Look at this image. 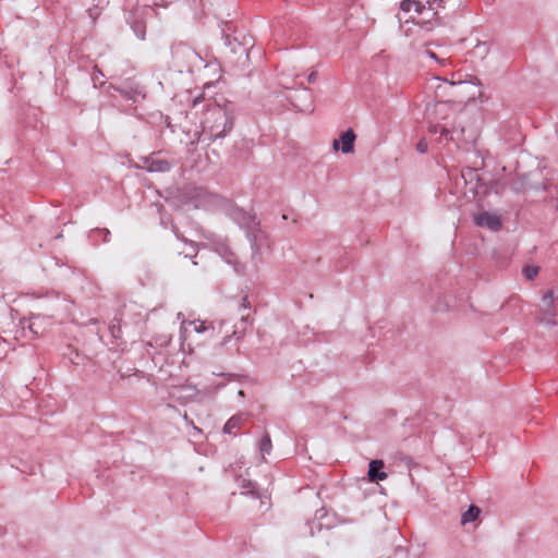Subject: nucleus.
<instances>
[{
  "label": "nucleus",
  "instance_id": "1",
  "mask_svg": "<svg viewBox=\"0 0 558 558\" xmlns=\"http://www.w3.org/2000/svg\"><path fill=\"white\" fill-rule=\"evenodd\" d=\"M428 126L430 134H440L439 142H453L457 147L463 144L475 142L476 133L468 130L459 116L453 114V110L447 102H436L427 106L426 109Z\"/></svg>",
  "mask_w": 558,
  "mask_h": 558
},
{
  "label": "nucleus",
  "instance_id": "2",
  "mask_svg": "<svg viewBox=\"0 0 558 558\" xmlns=\"http://www.w3.org/2000/svg\"><path fill=\"white\" fill-rule=\"evenodd\" d=\"M173 66L180 72H191L194 66L202 62L199 53L186 43L180 41L172 46L171 49Z\"/></svg>",
  "mask_w": 558,
  "mask_h": 558
},
{
  "label": "nucleus",
  "instance_id": "3",
  "mask_svg": "<svg viewBox=\"0 0 558 558\" xmlns=\"http://www.w3.org/2000/svg\"><path fill=\"white\" fill-rule=\"evenodd\" d=\"M214 124L209 128V135L213 141L223 138L234 125L233 117L225 109L218 107L213 111Z\"/></svg>",
  "mask_w": 558,
  "mask_h": 558
},
{
  "label": "nucleus",
  "instance_id": "4",
  "mask_svg": "<svg viewBox=\"0 0 558 558\" xmlns=\"http://www.w3.org/2000/svg\"><path fill=\"white\" fill-rule=\"evenodd\" d=\"M555 300H558V295L555 298L553 291H548L543 298H542V305H541V312H539V320L547 325H555V317L558 314L556 306H555Z\"/></svg>",
  "mask_w": 558,
  "mask_h": 558
},
{
  "label": "nucleus",
  "instance_id": "5",
  "mask_svg": "<svg viewBox=\"0 0 558 558\" xmlns=\"http://www.w3.org/2000/svg\"><path fill=\"white\" fill-rule=\"evenodd\" d=\"M356 140V134L352 129H348L345 132L341 133L339 138H335L332 141V148L335 150H341L342 154H351L354 151V143Z\"/></svg>",
  "mask_w": 558,
  "mask_h": 558
},
{
  "label": "nucleus",
  "instance_id": "6",
  "mask_svg": "<svg viewBox=\"0 0 558 558\" xmlns=\"http://www.w3.org/2000/svg\"><path fill=\"white\" fill-rule=\"evenodd\" d=\"M202 393L195 386L182 385L173 388L172 396L181 403L197 400Z\"/></svg>",
  "mask_w": 558,
  "mask_h": 558
},
{
  "label": "nucleus",
  "instance_id": "7",
  "mask_svg": "<svg viewBox=\"0 0 558 558\" xmlns=\"http://www.w3.org/2000/svg\"><path fill=\"white\" fill-rule=\"evenodd\" d=\"M172 230L175 236L181 240L184 244H189L190 248L186 251H179V255H183V260L189 266H195L196 263L192 260L197 255V246L193 241H189L184 238V235L179 231L175 225H172Z\"/></svg>",
  "mask_w": 558,
  "mask_h": 558
},
{
  "label": "nucleus",
  "instance_id": "8",
  "mask_svg": "<svg viewBox=\"0 0 558 558\" xmlns=\"http://www.w3.org/2000/svg\"><path fill=\"white\" fill-rule=\"evenodd\" d=\"M474 221L477 226L486 227L493 231H497L501 228V220L499 216L487 211L475 215Z\"/></svg>",
  "mask_w": 558,
  "mask_h": 558
},
{
  "label": "nucleus",
  "instance_id": "9",
  "mask_svg": "<svg viewBox=\"0 0 558 558\" xmlns=\"http://www.w3.org/2000/svg\"><path fill=\"white\" fill-rule=\"evenodd\" d=\"M216 251L230 265H233L234 271L239 275L244 274V265L241 264L235 254L225 244H218Z\"/></svg>",
  "mask_w": 558,
  "mask_h": 558
},
{
  "label": "nucleus",
  "instance_id": "10",
  "mask_svg": "<svg viewBox=\"0 0 558 558\" xmlns=\"http://www.w3.org/2000/svg\"><path fill=\"white\" fill-rule=\"evenodd\" d=\"M385 464L383 460H372L368 465V480L371 482L384 481L387 478V473L383 471Z\"/></svg>",
  "mask_w": 558,
  "mask_h": 558
},
{
  "label": "nucleus",
  "instance_id": "11",
  "mask_svg": "<svg viewBox=\"0 0 558 558\" xmlns=\"http://www.w3.org/2000/svg\"><path fill=\"white\" fill-rule=\"evenodd\" d=\"M147 170L149 172H167L171 169V165L166 159H147Z\"/></svg>",
  "mask_w": 558,
  "mask_h": 558
},
{
  "label": "nucleus",
  "instance_id": "12",
  "mask_svg": "<svg viewBox=\"0 0 558 558\" xmlns=\"http://www.w3.org/2000/svg\"><path fill=\"white\" fill-rule=\"evenodd\" d=\"M400 9L403 12H411L413 10L418 15L424 14L426 11V7L417 0H403L400 4Z\"/></svg>",
  "mask_w": 558,
  "mask_h": 558
},
{
  "label": "nucleus",
  "instance_id": "13",
  "mask_svg": "<svg viewBox=\"0 0 558 558\" xmlns=\"http://www.w3.org/2000/svg\"><path fill=\"white\" fill-rule=\"evenodd\" d=\"M481 510L477 506L471 505L469 509L461 515V523L466 524L473 522L480 515Z\"/></svg>",
  "mask_w": 558,
  "mask_h": 558
},
{
  "label": "nucleus",
  "instance_id": "14",
  "mask_svg": "<svg viewBox=\"0 0 558 558\" xmlns=\"http://www.w3.org/2000/svg\"><path fill=\"white\" fill-rule=\"evenodd\" d=\"M445 2V0H433V1H428V7L426 8V11L424 12L425 13V17L422 20V22H429L430 21V16H435L437 15V8H440L442 7V3Z\"/></svg>",
  "mask_w": 558,
  "mask_h": 558
},
{
  "label": "nucleus",
  "instance_id": "15",
  "mask_svg": "<svg viewBox=\"0 0 558 558\" xmlns=\"http://www.w3.org/2000/svg\"><path fill=\"white\" fill-rule=\"evenodd\" d=\"M243 422V417L241 415H234L228 420L223 427V432L227 434H231L233 429L238 428Z\"/></svg>",
  "mask_w": 558,
  "mask_h": 558
},
{
  "label": "nucleus",
  "instance_id": "16",
  "mask_svg": "<svg viewBox=\"0 0 558 558\" xmlns=\"http://www.w3.org/2000/svg\"><path fill=\"white\" fill-rule=\"evenodd\" d=\"M302 96H304L305 99L307 100H311V94H310V90L308 89H303L302 92ZM293 107L296 108L298 110L302 111V112H313V106H312V101H308V104H305L304 106H299L294 102H292Z\"/></svg>",
  "mask_w": 558,
  "mask_h": 558
},
{
  "label": "nucleus",
  "instance_id": "17",
  "mask_svg": "<svg viewBox=\"0 0 558 558\" xmlns=\"http://www.w3.org/2000/svg\"><path fill=\"white\" fill-rule=\"evenodd\" d=\"M271 448H272V445H271L270 436L268 434H265L259 441V450H260L262 454L264 456L265 453H269L271 451Z\"/></svg>",
  "mask_w": 558,
  "mask_h": 558
},
{
  "label": "nucleus",
  "instance_id": "18",
  "mask_svg": "<svg viewBox=\"0 0 558 558\" xmlns=\"http://www.w3.org/2000/svg\"><path fill=\"white\" fill-rule=\"evenodd\" d=\"M522 271L527 280H533L537 276L539 268L537 266H525Z\"/></svg>",
  "mask_w": 558,
  "mask_h": 558
},
{
  "label": "nucleus",
  "instance_id": "19",
  "mask_svg": "<svg viewBox=\"0 0 558 558\" xmlns=\"http://www.w3.org/2000/svg\"><path fill=\"white\" fill-rule=\"evenodd\" d=\"M132 27L138 38H141V39L145 38V25L143 23L134 22Z\"/></svg>",
  "mask_w": 558,
  "mask_h": 558
},
{
  "label": "nucleus",
  "instance_id": "20",
  "mask_svg": "<svg viewBox=\"0 0 558 558\" xmlns=\"http://www.w3.org/2000/svg\"><path fill=\"white\" fill-rule=\"evenodd\" d=\"M424 53L428 58L435 60L436 62H438L442 66L447 65V63H448V59H445V58L440 59V58H438L437 54L434 51L429 50V49H425Z\"/></svg>",
  "mask_w": 558,
  "mask_h": 558
},
{
  "label": "nucleus",
  "instance_id": "21",
  "mask_svg": "<svg viewBox=\"0 0 558 558\" xmlns=\"http://www.w3.org/2000/svg\"><path fill=\"white\" fill-rule=\"evenodd\" d=\"M462 178L468 181V179L472 180L473 178H477L476 171L472 168H466L462 170Z\"/></svg>",
  "mask_w": 558,
  "mask_h": 558
},
{
  "label": "nucleus",
  "instance_id": "22",
  "mask_svg": "<svg viewBox=\"0 0 558 558\" xmlns=\"http://www.w3.org/2000/svg\"><path fill=\"white\" fill-rule=\"evenodd\" d=\"M428 144L425 138L420 140L416 144V150L421 154H425L427 151Z\"/></svg>",
  "mask_w": 558,
  "mask_h": 558
},
{
  "label": "nucleus",
  "instance_id": "23",
  "mask_svg": "<svg viewBox=\"0 0 558 558\" xmlns=\"http://www.w3.org/2000/svg\"><path fill=\"white\" fill-rule=\"evenodd\" d=\"M192 324L194 325V329H195L196 332H202V331L207 329V327L204 325L203 322H201L198 324L193 322Z\"/></svg>",
  "mask_w": 558,
  "mask_h": 558
},
{
  "label": "nucleus",
  "instance_id": "24",
  "mask_svg": "<svg viewBox=\"0 0 558 558\" xmlns=\"http://www.w3.org/2000/svg\"><path fill=\"white\" fill-rule=\"evenodd\" d=\"M248 485H250L251 489L247 492H242V494H250V495L259 497L257 492L255 490V485H253L252 483H250Z\"/></svg>",
  "mask_w": 558,
  "mask_h": 558
},
{
  "label": "nucleus",
  "instance_id": "25",
  "mask_svg": "<svg viewBox=\"0 0 558 558\" xmlns=\"http://www.w3.org/2000/svg\"><path fill=\"white\" fill-rule=\"evenodd\" d=\"M316 77H317V73L316 72H312L308 75L307 80H308L310 83H314L316 81Z\"/></svg>",
  "mask_w": 558,
  "mask_h": 558
},
{
  "label": "nucleus",
  "instance_id": "26",
  "mask_svg": "<svg viewBox=\"0 0 558 558\" xmlns=\"http://www.w3.org/2000/svg\"><path fill=\"white\" fill-rule=\"evenodd\" d=\"M110 330L113 337H118L116 331H120V327H117L114 325L110 326Z\"/></svg>",
  "mask_w": 558,
  "mask_h": 558
},
{
  "label": "nucleus",
  "instance_id": "27",
  "mask_svg": "<svg viewBox=\"0 0 558 558\" xmlns=\"http://www.w3.org/2000/svg\"><path fill=\"white\" fill-rule=\"evenodd\" d=\"M110 330L113 337H118L116 331H120V327H117L114 325L110 326Z\"/></svg>",
  "mask_w": 558,
  "mask_h": 558
},
{
  "label": "nucleus",
  "instance_id": "28",
  "mask_svg": "<svg viewBox=\"0 0 558 558\" xmlns=\"http://www.w3.org/2000/svg\"><path fill=\"white\" fill-rule=\"evenodd\" d=\"M110 330L113 337H118L116 331H120V327H117L114 325L110 326Z\"/></svg>",
  "mask_w": 558,
  "mask_h": 558
},
{
  "label": "nucleus",
  "instance_id": "29",
  "mask_svg": "<svg viewBox=\"0 0 558 558\" xmlns=\"http://www.w3.org/2000/svg\"><path fill=\"white\" fill-rule=\"evenodd\" d=\"M242 301H243L242 306L244 308H248L250 307V302L247 300V296H244Z\"/></svg>",
  "mask_w": 558,
  "mask_h": 558
},
{
  "label": "nucleus",
  "instance_id": "30",
  "mask_svg": "<svg viewBox=\"0 0 558 558\" xmlns=\"http://www.w3.org/2000/svg\"><path fill=\"white\" fill-rule=\"evenodd\" d=\"M144 11H145V12H153V9H151L150 7H145V8H144Z\"/></svg>",
  "mask_w": 558,
  "mask_h": 558
},
{
  "label": "nucleus",
  "instance_id": "31",
  "mask_svg": "<svg viewBox=\"0 0 558 558\" xmlns=\"http://www.w3.org/2000/svg\"><path fill=\"white\" fill-rule=\"evenodd\" d=\"M482 48H485V45H484V44H483V45H477V46L475 47V49H476V50H480V49H482Z\"/></svg>",
  "mask_w": 558,
  "mask_h": 558
},
{
  "label": "nucleus",
  "instance_id": "32",
  "mask_svg": "<svg viewBox=\"0 0 558 558\" xmlns=\"http://www.w3.org/2000/svg\"><path fill=\"white\" fill-rule=\"evenodd\" d=\"M197 102H199V98H198V97H196V98L194 99L193 105H194V106H196V105H197Z\"/></svg>",
  "mask_w": 558,
  "mask_h": 558
},
{
  "label": "nucleus",
  "instance_id": "33",
  "mask_svg": "<svg viewBox=\"0 0 558 558\" xmlns=\"http://www.w3.org/2000/svg\"><path fill=\"white\" fill-rule=\"evenodd\" d=\"M238 395H239L240 397H244V391H243V390H239Z\"/></svg>",
  "mask_w": 558,
  "mask_h": 558
},
{
  "label": "nucleus",
  "instance_id": "34",
  "mask_svg": "<svg viewBox=\"0 0 558 558\" xmlns=\"http://www.w3.org/2000/svg\"><path fill=\"white\" fill-rule=\"evenodd\" d=\"M89 16L96 19V14H94L92 11H89Z\"/></svg>",
  "mask_w": 558,
  "mask_h": 558
},
{
  "label": "nucleus",
  "instance_id": "35",
  "mask_svg": "<svg viewBox=\"0 0 558 558\" xmlns=\"http://www.w3.org/2000/svg\"><path fill=\"white\" fill-rule=\"evenodd\" d=\"M480 52H481V53H486L485 48L480 49Z\"/></svg>",
  "mask_w": 558,
  "mask_h": 558
},
{
  "label": "nucleus",
  "instance_id": "36",
  "mask_svg": "<svg viewBox=\"0 0 558 558\" xmlns=\"http://www.w3.org/2000/svg\"><path fill=\"white\" fill-rule=\"evenodd\" d=\"M33 326H34V323H31V324L28 325V328H29L31 330H33Z\"/></svg>",
  "mask_w": 558,
  "mask_h": 558
}]
</instances>
